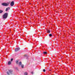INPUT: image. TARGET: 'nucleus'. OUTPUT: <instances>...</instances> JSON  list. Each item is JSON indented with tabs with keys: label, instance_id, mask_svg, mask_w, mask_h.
<instances>
[{
	"label": "nucleus",
	"instance_id": "9d476101",
	"mask_svg": "<svg viewBox=\"0 0 75 75\" xmlns=\"http://www.w3.org/2000/svg\"><path fill=\"white\" fill-rule=\"evenodd\" d=\"M43 53L44 54H47V52H43Z\"/></svg>",
	"mask_w": 75,
	"mask_h": 75
},
{
	"label": "nucleus",
	"instance_id": "a211bd4d",
	"mask_svg": "<svg viewBox=\"0 0 75 75\" xmlns=\"http://www.w3.org/2000/svg\"><path fill=\"white\" fill-rule=\"evenodd\" d=\"M7 74L8 75H9V73H8V72H7Z\"/></svg>",
	"mask_w": 75,
	"mask_h": 75
},
{
	"label": "nucleus",
	"instance_id": "7ed1b4c3",
	"mask_svg": "<svg viewBox=\"0 0 75 75\" xmlns=\"http://www.w3.org/2000/svg\"><path fill=\"white\" fill-rule=\"evenodd\" d=\"M20 48L19 47L16 48L15 49V51L16 52H17V51H19V50H20Z\"/></svg>",
	"mask_w": 75,
	"mask_h": 75
},
{
	"label": "nucleus",
	"instance_id": "1a4fd4ad",
	"mask_svg": "<svg viewBox=\"0 0 75 75\" xmlns=\"http://www.w3.org/2000/svg\"><path fill=\"white\" fill-rule=\"evenodd\" d=\"M21 67L22 68H24V64H22L21 65Z\"/></svg>",
	"mask_w": 75,
	"mask_h": 75
},
{
	"label": "nucleus",
	"instance_id": "20e7f679",
	"mask_svg": "<svg viewBox=\"0 0 75 75\" xmlns=\"http://www.w3.org/2000/svg\"><path fill=\"white\" fill-rule=\"evenodd\" d=\"M11 6H14V1H12L11 3Z\"/></svg>",
	"mask_w": 75,
	"mask_h": 75
},
{
	"label": "nucleus",
	"instance_id": "6ab92c4d",
	"mask_svg": "<svg viewBox=\"0 0 75 75\" xmlns=\"http://www.w3.org/2000/svg\"><path fill=\"white\" fill-rule=\"evenodd\" d=\"M24 56H25V57L26 56V55L25 54V55H24Z\"/></svg>",
	"mask_w": 75,
	"mask_h": 75
},
{
	"label": "nucleus",
	"instance_id": "f3484780",
	"mask_svg": "<svg viewBox=\"0 0 75 75\" xmlns=\"http://www.w3.org/2000/svg\"><path fill=\"white\" fill-rule=\"evenodd\" d=\"M43 72H45V69H44L43 70Z\"/></svg>",
	"mask_w": 75,
	"mask_h": 75
},
{
	"label": "nucleus",
	"instance_id": "423d86ee",
	"mask_svg": "<svg viewBox=\"0 0 75 75\" xmlns=\"http://www.w3.org/2000/svg\"><path fill=\"white\" fill-rule=\"evenodd\" d=\"M18 61H19V60H16V64H18Z\"/></svg>",
	"mask_w": 75,
	"mask_h": 75
},
{
	"label": "nucleus",
	"instance_id": "39448f33",
	"mask_svg": "<svg viewBox=\"0 0 75 75\" xmlns=\"http://www.w3.org/2000/svg\"><path fill=\"white\" fill-rule=\"evenodd\" d=\"M8 10H10V7L7 8H6V11H7Z\"/></svg>",
	"mask_w": 75,
	"mask_h": 75
},
{
	"label": "nucleus",
	"instance_id": "dca6fc26",
	"mask_svg": "<svg viewBox=\"0 0 75 75\" xmlns=\"http://www.w3.org/2000/svg\"><path fill=\"white\" fill-rule=\"evenodd\" d=\"M13 60V58L11 59V61H12Z\"/></svg>",
	"mask_w": 75,
	"mask_h": 75
},
{
	"label": "nucleus",
	"instance_id": "9b49d317",
	"mask_svg": "<svg viewBox=\"0 0 75 75\" xmlns=\"http://www.w3.org/2000/svg\"><path fill=\"white\" fill-rule=\"evenodd\" d=\"M47 33H50V30H48L47 31Z\"/></svg>",
	"mask_w": 75,
	"mask_h": 75
},
{
	"label": "nucleus",
	"instance_id": "f03ea898",
	"mask_svg": "<svg viewBox=\"0 0 75 75\" xmlns=\"http://www.w3.org/2000/svg\"><path fill=\"white\" fill-rule=\"evenodd\" d=\"M3 6H7L8 5V4H6V3H3L2 4Z\"/></svg>",
	"mask_w": 75,
	"mask_h": 75
},
{
	"label": "nucleus",
	"instance_id": "6e6552de",
	"mask_svg": "<svg viewBox=\"0 0 75 75\" xmlns=\"http://www.w3.org/2000/svg\"><path fill=\"white\" fill-rule=\"evenodd\" d=\"M9 72L10 73H11L13 72V70H9Z\"/></svg>",
	"mask_w": 75,
	"mask_h": 75
},
{
	"label": "nucleus",
	"instance_id": "aec40b11",
	"mask_svg": "<svg viewBox=\"0 0 75 75\" xmlns=\"http://www.w3.org/2000/svg\"><path fill=\"white\" fill-rule=\"evenodd\" d=\"M31 73H32V74H33V72H32Z\"/></svg>",
	"mask_w": 75,
	"mask_h": 75
},
{
	"label": "nucleus",
	"instance_id": "4468645a",
	"mask_svg": "<svg viewBox=\"0 0 75 75\" xmlns=\"http://www.w3.org/2000/svg\"><path fill=\"white\" fill-rule=\"evenodd\" d=\"M3 13V11L0 10V13Z\"/></svg>",
	"mask_w": 75,
	"mask_h": 75
},
{
	"label": "nucleus",
	"instance_id": "2eb2a0df",
	"mask_svg": "<svg viewBox=\"0 0 75 75\" xmlns=\"http://www.w3.org/2000/svg\"><path fill=\"white\" fill-rule=\"evenodd\" d=\"M50 37H52V34H50L49 35Z\"/></svg>",
	"mask_w": 75,
	"mask_h": 75
},
{
	"label": "nucleus",
	"instance_id": "f257e3e1",
	"mask_svg": "<svg viewBox=\"0 0 75 75\" xmlns=\"http://www.w3.org/2000/svg\"><path fill=\"white\" fill-rule=\"evenodd\" d=\"M8 16V13H6L3 16V18H7Z\"/></svg>",
	"mask_w": 75,
	"mask_h": 75
},
{
	"label": "nucleus",
	"instance_id": "f8f14e48",
	"mask_svg": "<svg viewBox=\"0 0 75 75\" xmlns=\"http://www.w3.org/2000/svg\"><path fill=\"white\" fill-rule=\"evenodd\" d=\"M28 75V73L27 72H26L24 73V75Z\"/></svg>",
	"mask_w": 75,
	"mask_h": 75
},
{
	"label": "nucleus",
	"instance_id": "ddd939ff",
	"mask_svg": "<svg viewBox=\"0 0 75 75\" xmlns=\"http://www.w3.org/2000/svg\"><path fill=\"white\" fill-rule=\"evenodd\" d=\"M11 64V62L9 61L8 62V65H10Z\"/></svg>",
	"mask_w": 75,
	"mask_h": 75
},
{
	"label": "nucleus",
	"instance_id": "0eeeda50",
	"mask_svg": "<svg viewBox=\"0 0 75 75\" xmlns=\"http://www.w3.org/2000/svg\"><path fill=\"white\" fill-rule=\"evenodd\" d=\"M22 63H21V62H19V64H18V65H21L22 64H21Z\"/></svg>",
	"mask_w": 75,
	"mask_h": 75
}]
</instances>
